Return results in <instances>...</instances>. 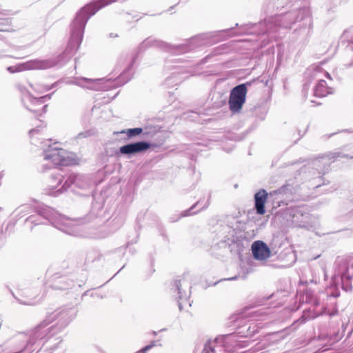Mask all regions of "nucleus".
<instances>
[{"label":"nucleus","mask_w":353,"mask_h":353,"mask_svg":"<svg viewBox=\"0 0 353 353\" xmlns=\"http://www.w3.org/2000/svg\"><path fill=\"white\" fill-rule=\"evenodd\" d=\"M117 0H96L79 10L70 26V39L67 50L55 59H33L23 62V70L47 69L66 62L72 52H76L83 40L85 25L88 19L101 8Z\"/></svg>","instance_id":"1"},{"label":"nucleus","mask_w":353,"mask_h":353,"mask_svg":"<svg viewBox=\"0 0 353 353\" xmlns=\"http://www.w3.org/2000/svg\"><path fill=\"white\" fill-rule=\"evenodd\" d=\"M74 316L72 309L55 310L48 315L36 327L25 334L23 353L38 352L41 344L48 343L56 332L65 327Z\"/></svg>","instance_id":"2"},{"label":"nucleus","mask_w":353,"mask_h":353,"mask_svg":"<svg viewBox=\"0 0 353 353\" xmlns=\"http://www.w3.org/2000/svg\"><path fill=\"white\" fill-rule=\"evenodd\" d=\"M115 206L105 200H94L89 214L86 216L87 222L95 221L100 228L98 231L91 232L88 236L93 239H103L119 229L124 223V213H116Z\"/></svg>","instance_id":"3"},{"label":"nucleus","mask_w":353,"mask_h":353,"mask_svg":"<svg viewBox=\"0 0 353 353\" xmlns=\"http://www.w3.org/2000/svg\"><path fill=\"white\" fill-rule=\"evenodd\" d=\"M353 159V145H346L339 150L330 152L323 156L310 161L300 169V174L305 179H315L318 181L314 188H319L324 185L322 176L328 172L330 165L340 159Z\"/></svg>","instance_id":"4"},{"label":"nucleus","mask_w":353,"mask_h":353,"mask_svg":"<svg viewBox=\"0 0 353 353\" xmlns=\"http://www.w3.org/2000/svg\"><path fill=\"white\" fill-rule=\"evenodd\" d=\"M296 22H301V29L303 30L305 34L307 35L310 32L312 28V19L309 8H303L288 12L283 15L271 17L259 23V26L261 29L258 34H263L274 32L276 26L291 28L292 26Z\"/></svg>","instance_id":"5"},{"label":"nucleus","mask_w":353,"mask_h":353,"mask_svg":"<svg viewBox=\"0 0 353 353\" xmlns=\"http://www.w3.org/2000/svg\"><path fill=\"white\" fill-rule=\"evenodd\" d=\"M136 56H133L132 57L128 68L125 69L122 73H121L118 79H116L112 85V83L110 82V79H89L85 77L76 78L72 81V83L85 89L95 91L103 90L112 87L121 86L128 82L132 79V68L136 61Z\"/></svg>","instance_id":"6"},{"label":"nucleus","mask_w":353,"mask_h":353,"mask_svg":"<svg viewBox=\"0 0 353 353\" xmlns=\"http://www.w3.org/2000/svg\"><path fill=\"white\" fill-rule=\"evenodd\" d=\"M39 213L41 216L49 220L58 230L70 235L82 236L80 233V225L84 223L82 220L69 219L49 207H45L39 210Z\"/></svg>","instance_id":"7"},{"label":"nucleus","mask_w":353,"mask_h":353,"mask_svg":"<svg viewBox=\"0 0 353 353\" xmlns=\"http://www.w3.org/2000/svg\"><path fill=\"white\" fill-rule=\"evenodd\" d=\"M44 160L51 161V165H43V170L50 169L52 165L68 166L74 163L72 154L65 150L52 146L49 144L48 148L43 150Z\"/></svg>","instance_id":"8"},{"label":"nucleus","mask_w":353,"mask_h":353,"mask_svg":"<svg viewBox=\"0 0 353 353\" xmlns=\"http://www.w3.org/2000/svg\"><path fill=\"white\" fill-rule=\"evenodd\" d=\"M292 222L294 226L310 229L318 223L316 217L312 216L305 206H297L290 210Z\"/></svg>","instance_id":"9"},{"label":"nucleus","mask_w":353,"mask_h":353,"mask_svg":"<svg viewBox=\"0 0 353 353\" xmlns=\"http://www.w3.org/2000/svg\"><path fill=\"white\" fill-rule=\"evenodd\" d=\"M156 147H158L157 144L151 143L145 141L130 142L121 146L115 152V156L117 157H124L127 159H131L139 154L146 152L150 148Z\"/></svg>","instance_id":"10"},{"label":"nucleus","mask_w":353,"mask_h":353,"mask_svg":"<svg viewBox=\"0 0 353 353\" xmlns=\"http://www.w3.org/2000/svg\"><path fill=\"white\" fill-rule=\"evenodd\" d=\"M78 176L70 174L67 179L59 172H53L50 176V190L47 193L48 196L57 197L63 190H66L72 184L75 183Z\"/></svg>","instance_id":"11"},{"label":"nucleus","mask_w":353,"mask_h":353,"mask_svg":"<svg viewBox=\"0 0 353 353\" xmlns=\"http://www.w3.org/2000/svg\"><path fill=\"white\" fill-rule=\"evenodd\" d=\"M251 85V82L241 83L234 87L230 94L229 107L232 112H236L241 110L245 102L248 86Z\"/></svg>","instance_id":"12"},{"label":"nucleus","mask_w":353,"mask_h":353,"mask_svg":"<svg viewBox=\"0 0 353 353\" xmlns=\"http://www.w3.org/2000/svg\"><path fill=\"white\" fill-rule=\"evenodd\" d=\"M27 97L31 103L30 106H26V108L31 112L36 113L38 115H41L42 113L46 112L47 105H43L47 99H50V94H47L42 97H34L30 91H27Z\"/></svg>","instance_id":"13"},{"label":"nucleus","mask_w":353,"mask_h":353,"mask_svg":"<svg viewBox=\"0 0 353 353\" xmlns=\"http://www.w3.org/2000/svg\"><path fill=\"white\" fill-rule=\"evenodd\" d=\"M158 132L157 127H145V128H127L121 130L120 132H114V134H125L128 137V139H133L138 137L140 134L145 138H152Z\"/></svg>","instance_id":"14"},{"label":"nucleus","mask_w":353,"mask_h":353,"mask_svg":"<svg viewBox=\"0 0 353 353\" xmlns=\"http://www.w3.org/2000/svg\"><path fill=\"white\" fill-rule=\"evenodd\" d=\"M294 192V187L292 185L288 183L283 185L278 190L271 191L270 193H268L264 189H261L259 192L254 194L253 199H268V196H279L288 197L291 196Z\"/></svg>","instance_id":"15"},{"label":"nucleus","mask_w":353,"mask_h":353,"mask_svg":"<svg viewBox=\"0 0 353 353\" xmlns=\"http://www.w3.org/2000/svg\"><path fill=\"white\" fill-rule=\"evenodd\" d=\"M188 274H184L179 279L175 280L173 283V287L172 288V290L177 291L178 292V305L180 310L182 308V301L183 299L186 300L188 296V294L186 293L185 288H190V283L188 281Z\"/></svg>","instance_id":"16"},{"label":"nucleus","mask_w":353,"mask_h":353,"mask_svg":"<svg viewBox=\"0 0 353 353\" xmlns=\"http://www.w3.org/2000/svg\"><path fill=\"white\" fill-rule=\"evenodd\" d=\"M236 336L234 333L219 335L214 339V342L223 347L226 352H233L239 343Z\"/></svg>","instance_id":"17"},{"label":"nucleus","mask_w":353,"mask_h":353,"mask_svg":"<svg viewBox=\"0 0 353 353\" xmlns=\"http://www.w3.org/2000/svg\"><path fill=\"white\" fill-rule=\"evenodd\" d=\"M252 252L254 259L265 260L270 257V250L263 241H256L252 245Z\"/></svg>","instance_id":"18"},{"label":"nucleus","mask_w":353,"mask_h":353,"mask_svg":"<svg viewBox=\"0 0 353 353\" xmlns=\"http://www.w3.org/2000/svg\"><path fill=\"white\" fill-rule=\"evenodd\" d=\"M205 35H199L191 38L185 43H183L176 46L177 50L181 52H186L196 46H200L205 44L204 40L205 39Z\"/></svg>","instance_id":"19"},{"label":"nucleus","mask_w":353,"mask_h":353,"mask_svg":"<svg viewBox=\"0 0 353 353\" xmlns=\"http://www.w3.org/2000/svg\"><path fill=\"white\" fill-rule=\"evenodd\" d=\"M210 205L209 200H197L188 210H184L181 214V217L192 216L205 210Z\"/></svg>","instance_id":"20"},{"label":"nucleus","mask_w":353,"mask_h":353,"mask_svg":"<svg viewBox=\"0 0 353 353\" xmlns=\"http://www.w3.org/2000/svg\"><path fill=\"white\" fill-rule=\"evenodd\" d=\"M342 268L343 272L341 273L342 288L344 290L348 292L352 290L351 279L353 278V274L351 272L353 270V267L344 264Z\"/></svg>","instance_id":"21"},{"label":"nucleus","mask_w":353,"mask_h":353,"mask_svg":"<svg viewBox=\"0 0 353 353\" xmlns=\"http://www.w3.org/2000/svg\"><path fill=\"white\" fill-rule=\"evenodd\" d=\"M333 92L332 88H329L325 80H319L314 88V95L318 97H324Z\"/></svg>","instance_id":"22"},{"label":"nucleus","mask_w":353,"mask_h":353,"mask_svg":"<svg viewBox=\"0 0 353 353\" xmlns=\"http://www.w3.org/2000/svg\"><path fill=\"white\" fill-rule=\"evenodd\" d=\"M165 43L159 40L154 39L152 37H148L145 39L139 46L140 50H145L149 47H159V48H164Z\"/></svg>","instance_id":"23"},{"label":"nucleus","mask_w":353,"mask_h":353,"mask_svg":"<svg viewBox=\"0 0 353 353\" xmlns=\"http://www.w3.org/2000/svg\"><path fill=\"white\" fill-rule=\"evenodd\" d=\"M15 61L14 59H10L9 61L10 65L7 67V70L11 74L22 71V63L20 60L17 62Z\"/></svg>","instance_id":"24"},{"label":"nucleus","mask_w":353,"mask_h":353,"mask_svg":"<svg viewBox=\"0 0 353 353\" xmlns=\"http://www.w3.org/2000/svg\"><path fill=\"white\" fill-rule=\"evenodd\" d=\"M70 283L66 278H61L53 285V288L56 290H64L73 286V284Z\"/></svg>","instance_id":"25"},{"label":"nucleus","mask_w":353,"mask_h":353,"mask_svg":"<svg viewBox=\"0 0 353 353\" xmlns=\"http://www.w3.org/2000/svg\"><path fill=\"white\" fill-rule=\"evenodd\" d=\"M241 321V315L239 314H232L228 319L226 323V325L228 327H234V328L239 327L240 324L239 321Z\"/></svg>","instance_id":"26"},{"label":"nucleus","mask_w":353,"mask_h":353,"mask_svg":"<svg viewBox=\"0 0 353 353\" xmlns=\"http://www.w3.org/2000/svg\"><path fill=\"white\" fill-rule=\"evenodd\" d=\"M353 26L344 31L341 36L342 39L350 40L349 47L353 50Z\"/></svg>","instance_id":"27"},{"label":"nucleus","mask_w":353,"mask_h":353,"mask_svg":"<svg viewBox=\"0 0 353 353\" xmlns=\"http://www.w3.org/2000/svg\"><path fill=\"white\" fill-rule=\"evenodd\" d=\"M255 201V209L258 214L262 215L265 212V203L268 200H254Z\"/></svg>","instance_id":"28"},{"label":"nucleus","mask_w":353,"mask_h":353,"mask_svg":"<svg viewBox=\"0 0 353 353\" xmlns=\"http://www.w3.org/2000/svg\"><path fill=\"white\" fill-rule=\"evenodd\" d=\"M305 301L310 302L315 305H319V301L314 297L313 292L310 290H307L305 292Z\"/></svg>","instance_id":"29"},{"label":"nucleus","mask_w":353,"mask_h":353,"mask_svg":"<svg viewBox=\"0 0 353 353\" xmlns=\"http://www.w3.org/2000/svg\"><path fill=\"white\" fill-rule=\"evenodd\" d=\"M310 312L309 311H306L305 310L303 312V314L301 318H300L299 319H298L295 323L294 324L296 323H299V324H303L308 319H313L315 317V316H313V315H310Z\"/></svg>","instance_id":"30"},{"label":"nucleus","mask_w":353,"mask_h":353,"mask_svg":"<svg viewBox=\"0 0 353 353\" xmlns=\"http://www.w3.org/2000/svg\"><path fill=\"white\" fill-rule=\"evenodd\" d=\"M37 293H38V290H36V292H34V297L31 298L30 299H28L26 301H23V304L32 305H35V304L38 303L39 299H37Z\"/></svg>","instance_id":"31"},{"label":"nucleus","mask_w":353,"mask_h":353,"mask_svg":"<svg viewBox=\"0 0 353 353\" xmlns=\"http://www.w3.org/2000/svg\"><path fill=\"white\" fill-rule=\"evenodd\" d=\"M201 353H216L214 347L212 345L210 341H208L204 346V348Z\"/></svg>","instance_id":"32"},{"label":"nucleus","mask_w":353,"mask_h":353,"mask_svg":"<svg viewBox=\"0 0 353 353\" xmlns=\"http://www.w3.org/2000/svg\"><path fill=\"white\" fill-rule=\"evenodd\" d=\"M94 131L93 130H86L85 132H80L78 134L77 138V139H81V138H85V137H90L92 135L94 134Z\"/></svg>","instance_id":"33"},{"label":"nucleus","mask_w":353,"mask_h":353,"mask_svg":"<svg viewBox=\"0 0 353 353\" xmlns=\"http://www.w3.org/2000/svg\"><path fill=\"white\" fill-rule=\"evenodd\" d=\"M156 345L155 344V342L153 341L150 344L145 346L144 347H143L139 352H138L137 353H146L148 350H150V349H152L153 347H154Z\"/></svg>","instance_id":"34"},{"label":"nucleus","mask_w":353,"mask_h":353,"mask_svg":"<svg viewBox=\"0 0 353 353\" xmlns=\"http://www.w3.org/2000/svg\"><path fill=\"white\" fill-rule=\"evenodd\" d=\"M39 131V128H34V129L30 130L29 133L32 136V134H34V133H37Z\"/></svg>","instance_id":"35"},{"label":"nucleus","mask_w":353,"mask_h":353,"mask_svg":"<svg viewBox=\"0 0 353 353\" xmlns=\"http://www.w3.org/2000/svg\"><path fill=\"white\" fill-rule=\"evenodd\" d=\"M281 203L282 204H285V205H288V203H285L283 200H281V201H279L277 200V202H276V207H279L281 205Z\"/></svg>","instance_id":"36"},{"label":"nucleus","mask_w":353,"mask_h":353,"mask_svg":"<svg viewBox=\"0 0 353 353\" xmlns=\"http://www.w3.org/2000/svg\"><path fill=\"white\" fill-rule=\"evenodd\" d=\"M256 24H247V25L241 26V28H244V27L254 28V27H256Z\"/></svg>","instance_id":"37"},{"label":"nucleus","mask_w":353,"mask_h":353,"mask_svg":"<svg viewBox=\"0 0 353 353\" xmlns=\"http://www.w3.org/2000/svg\"><path fill=\"white\" fill-rule=\"evenodd\" d=\"M237 279V276H235L234 277H231V278H228V279H225V280H229V281H233V280H236Z\"/></svg>","instance_id":"38"},{"label":"nucleus","mask_w":353,"mask_h":353,"mask_svg":"<svg viewBox=\"0 0 353 353\" xmlns=\"http://www.w3.org/2000/svg\"><path fill=\"white\" fill-rule=\"evenodd\" d=\"M233 28H229V29H227V30H222L221 32H231L232 31Z\"/></svg>","instance_id":"39"},{"label":"nucleus","mask_w":353,"mask_h":353,"mask_svg":"<svg viewBox=\"0 0 353 353\" xmlns=\"http://www.w3.org/2000/svg\"><path fill=\"white\" fill-rule=\"evenodd\" d=\"M353 132V130H341L340 131V132Z\"/></svg>","instance_id":"40"},{"label":"nucleus","mask_w":353,"mask_h":353,"mask_svg":"<svg viewBox=\"0 0 353 353\" xmlns=\"http://www.w3.org/2000/svg\"><path fill=\"white\" fill-rule=\"evenodd\" d=\"M337 133H338V132L332 133V134H329V135L327 136V138H330L331 137L334 136V134H337Z\"/></svg>","instance_id":"41"},{"label":"nucleus","mask_w":353,"mask_h":353,"mask_svg":"<svg viewBox=\"0 0 353 353\" xmlns=\"http://www.w3.org/2000/svg\"><path fill=\"white\" fill-rule=\"evenodd\" d=\"M300 283H301V284H307V281H303L302 279H301Z\"/></svg>","instance_id":"42"},{"label":"nucleus","mask_w":353,"mask_h":353,"mask_svg":"<svg viewBox=\"0 0 353 353\" xmlns=\"http://www.w3.org/2000/svg\"><path fill=\"white\" fill-rule=\"evenodd\" d=\"M28 296H29V290H26V296L28 298Z\"/></svg>","instance_id":"43"},{"label":"nucleus","mask_w":353,"mask_h":353,"mask_svg":"<svg viewBox=\"0 0 353 353\" xmlns=\"http://www.w3.org/2000/svg\"><path fill=\"white\" fill-rule=\"evenodd\" d=\"M17 88L19 91H21V86H20V85H17Z\"/></svg>","instance_id":"44"},{"label":"nucleus","mask_w":353,"mask_h":353,"mask_svg":"<svg viewBox=\"0 0 353 353\" xmlns=\"http://www.w3.org/2000/svg\"><path fill=\"white\" fill-rule=\"evenodd\" d=\"M326 77L329 79H331L330 74L329 73H326Z\"/></svg>","instance_id":"45"}]
</instances>
